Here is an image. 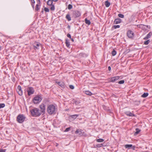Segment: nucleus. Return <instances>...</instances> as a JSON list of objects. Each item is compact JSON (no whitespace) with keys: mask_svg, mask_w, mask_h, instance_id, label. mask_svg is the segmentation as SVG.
Masks as SVG:
<instances>
[{"mask_svg":"<svg viewBox=\"0 0 152 152\" xmlns=\"http://www.w3.org/2000/svg\"><path fill=\"white\" fill-rule=\"evenodd\" d=\"M56 107L53 104H51L48 106L47 110L49 115H54L56 113Z\"/></svg>","mask_w":152,"mask_h":152,"instance_id":"1","label":"nucleus"},{"mask_svg":"<svg viewBox=\"0 0 152 152\" xmlns=\"http://www.w3.org/2000/svg\"><path fill=\"white\" fill-rule=\"evenodd\" d=\"M30 113L32 116L34 117H39L41 115L40 110L36 107L31 110Z\"/></svg>","mask_w":152,"mask_h":152,"instance_id":"2","label":"nucleus"},{"mask_svg":"<svg viewBox=\"0 0 152 152\" xmlns=\"http://www.w3.org/2000/svg\"><path fill=\"white\" fill-rule=\"evenodd\" d=\"M42 99V98L41 95H37L33 98V101L34 104H37L39 103Z\"/></svg>","mask_w":152,"mask_h":152,"instance_id":"3","label":"nucleus"},{"mask_svg":"<svg viewBox=\"0 0 152 152\" xmlns=\"http://www.w3.org/2000/svg\"><path fill=\"white\" fill-rule=\"evenodd\" d=\"M25 117L23 114H20L17 118V121L19 123H23L25 120Z\"/></svg>","mask_w":152,"mask_h":152,"instance_id":"4","label":"nucleus"},{"mask_svg":"<svg viewBox=\"0 0 152 152\" xmlns=\"http://www.w3.org/2000/svg\"><path fill=\"white\" fill-rule=\"evenodd\" d=\"M81 15V13L78 10H73L72 11V17L75 18L78 17Z\"/></svg>","mask_w":152,"mask_h":152,"instance_id":"5","label":"nucleus"},{"mask_svg":"<svg viewBox=\"0 0 152 152\" xmlns=\"http://www.w3.org/2000/svg\"><path fill=\"white\" fill-rule=\"evenodd\" d=\"M53 1L52 0H48L47 2V4L50 7V10L51 11H54L55 9V6L53 4Z\"/></svg>","mask_w":152,"mask_h":152,"instance_id":"6","label":"nucleus"},{"mask_svg":"<svg viewBox=\"0 0 152 152\" xmlns=\"http://www.w3.org/2000/svg\"><path fill=\"white\" fill-rule=\"evenodd\" d=\"M39 108L40 109V110L41 115H43L45 113V105L44 104H41V105H39Z\"/></svg>","mask_w":152,"mask_h":152,"instance_id":"7","label":"nucleus"},{"mask_svg":"<svg viewBox=\"0 0 152 152\" xmlns=\"http://www.w3.org/2000/svg\"><path fill=\"white\" fill-rule=\"evenodd\" d=\"M27 91L28 92V96H29L34 93V90L33 88L32 87H29L27 88Z\"/></svg>","mask_w":152,"mask_h":152,"instance_id":"8","label":"nucleus"},{"mask_svg":"<svg viewBox=\"0 0 152 152\" xmlns=\"http://www.w3.org/2000/svg\"><path fill=\"white\" fill-rule=\"evenodd\" d=\"M120 78L119 76H115L108 79L109 82H114L116 81Z\"/></svg>","mask_w":152,"mask_h":152,"instance_id":"9","label":"nucleus"},{"mask_svg":"<svg viewBox=\"0 0 152 152\" xmlns=\"http://www.w3.org/2000/svg\"><path fill=\"white\" fill-rule=\"evenodd\" d=\"M127 36L129 38H132L134 36V33L130 30L128 31L127 33Z\"/></svg>","mask_w":152,"mask_h":152,"instance_id":"10","label":"nucleus"},{"mask_svg":"<svg viewBox=\"0 0 152 152\" xmlns=\"http://www.w3.org/2000/svg\"><path fill=\"white\" fill-rule=\"evenodd\" d=\"M129 49H127V48H123L121 50V51L123 52V54L126 55L130 51Z\"/></svg>","mask_w":152,"mask_h":152,"instance_id":"11","label":"nucleus"},{"mask_svg":"<svg viewBox=\"0 0 152 152\" xmlns=\"http://www.w3.org/2000/svg\"><path fill=\"white\" fill-rule=\"evenodd\" d=\"M88 56V54L85 53H80L78 56V57L79 58H82L86 57Z\"/></svg>","mask_w":152,"mask_h":152,"instance_id":"12","label":"nucleus"},{"mask_svg":"<svg viewBox=\"0 0 152 152\" xmlns=\"http://www.w3.org/2000/svg\"><path fill=\"white\" fill-rule=\"evenodd\" d=\"M56 83L59 86H60L62 88H64L65 87V83L63 81L57 82L56 81Z\"/></svg>","mask_w":152,"mask_h":152,"instance_id":"13","label":"nucleus"},{"mask_svg":"<svg viewBox=\"0 0 152 152\" xmlns=\"http://www.w3.org/2000/svg\"><path fill=\"white\" fill-rule=\"evenodd\" d=\"M17 89L18 90L17 91L18 93L21 96L22 95L23 93L21 90V87L19 85L18 86Z\"/></svg>","mask_w":152,"mask_h":152,"instance_id":"14","label":"nucleus"},{"mask_svg":"<svg viewBox=\"0 0 152 152\" xmlns=\"http://www.w3.org/2000/svg\"><path fill=\"white\" fill-rule=\"evenodd\" d=\"M83 130L81 129H77L75 132L76 134H78V135L80 136H81L82 134V133H83V132H82Z\"/></svg>","mask_w":152,"mask_h":152,"instance_id":"15","label":"nucleus"},{"mask_svg":"<svg viewBox=\"0 0 152 152\" xmlns=\"http://www.w3.org/2000/svg\"><path fill=\"white\" fill-rule=\"evenodd\" d=\"M34 45L35 48H37L39 47H42V45L41 44L38 42H34Z\"/></svg>","mask_w":152,"mask_h":152,"instance_id":"16","label":"nucleus"},{"mask_svg":"<svg viewBox=\"0 0 152 152\" xmlns=\"http://www.w3.org/2000/svg\"><path fill=\"white\" fill-rule=\"evenodd\" d=\"M152 35V33L151 32H150L146 36V37H145L144 39L146 40L147 39L150 38Z\"/></svg>","mask_w":152,"mask_h":152,"instance_id":"17","label":"nucleus"},{"mask_svg":"<svg viewBox=\"0 0 152 152\" xmlns=\"http://www.w3.org/2000/svg\"><path fill=\"white\" fill-rule=\"evenodd\" d=\"M126 114L127 116H135L134 114L129 112H126Z\"/></svg>","mask_w":152,"mask_h":152,"instance_id":"18","label":"nucleus"},{"mask_svg":"<svg viewBox=\"0 0 152 152\" xmlns=\"http://www.w3.org/2000/svg\"><path fill=\"white\" fill-rule=\"evenodd\" d=\"M132 147V144H126L124 145L125 148H127L128 149H131Z\"/></svg>","mask_w":152,"mask_h":152,"instance_id":"19","label":"nucleus"},{"mask_svg":"<svg viewBox=\"0 0 152 152\" xmlns=\"http://www.w3.org/2000/svg\"><path fill=\"white\" fill-rule=\"evenodd\" d=\"M121 22V19H115L114 21V23L115 24L119 23Z\"/></svg>","mask_w":152,"mask_h":152,"instance_id":"20","label":"nucleus"},{"mask_svg":"<svg viewBox=\"0 0 152 152\" xmlns=\"http://www.w3.org/2000/svg\"><path fill=\"white\" fill-rule=\"evenodd\" d=\"M79 116L78 114H75L72 115H71L70 117L71 118L73 119V120L75 119L77 117Z\"/></svg>","mask_w":152,"mask_h":152,"instance_id":"21","label":"nucleus"},{"mask_svg":"<svg viewBox=\"0 0 152 152\" xmlns=\"http://www.w3.org/2000/svg\"><path fill=\"white\" fill-rule=\"evenodd\" d=\"M66 18L67 20L68 21H70L71 20V18L70 15L69 14H67L66 16Z\"/></svg>","mask_w":152,"mask_h":152,"instance_id":"22","label":"nucleus"},{"mask_svg":"<svg viewBox=\"0 0 152 152\" xmlns=\"http://www.w3.org/2000/svg\"><path fill=\"white\" fill-rule=\"evenodd\" d=\"M136 132L134 133V135H136L138 134L140 131V130L138 128H137L136 129Z\"/></svg>","mask_w":152,"mask_h":152,"instance_id":"23","label":"nucleus"},{"mask_svg":"<svg viewBox=\"0 0 152 152\" xmlns=\"http://www.w3.org/2000/svg\"><path fill=\"white\" fill-rule=\"evenodd\" d=\"M134 102L135 104L138 105L140 104L141 100L140 99H139L138 100H135Z\"/></svg>","mask_w":152,"mask_h":152,"instance_id":"24","label":"nucleus"},{"mask_svg":"<svg viewBox=\"0 0 152 152\" xmlns=\"http://www.w3.org/2000/svg\"><path fill=\"white\" fill-rule=\"evenodd\" d=\"M104 4L106 7H108L110 5V3L107 1H105Z\"/></svg>","mask_w":152,"mask_h":152,"instance_id":"25","label":"nucleus"},{"mask_svg":"<svg viewBox=\"0 0 152 152\" xmlns=\"http://www.w3.org/2000/svg\"><path fill=\"white\" fill-rule=\"evenodd\" d=\"M85 22L86 24L88 25H89L91 24L90 21L88 20L86 18L85 19Z\"/></svg>","mask_w":152,"mask_h":152,"instance_id":"26","label":"nucleus"},{"mask_svg":"<svg viewBox=\"0 0 152 152\" xmlns=\"http://www.w3.org/2000/svg\"><path fill=\"white\" fill-rule=\"evenodd\" d=\"M148 95V93H144L143 94L141 95V97L144 98H145L147 97Z\"/></svg>","mask_w":152,"mask_h":152,"instance_id":"27","label":"nucleus"},{"mask_svg":"<svg viewBox=\"0 0 152 152\" xmlns=\"http://www.w3.org/2000/svg\"><path fill=\"white\" fill-rule=\"evenodd\" d=\"M73 102L76 105H78L80 103V102L79 101H77L73 99Z\"/></svg>","mask_w":152,"mask_h":152,"instance_id":"28","label":"nucleus"},{"mask_svg":"<svg viewBox=\"0 0 152 152\" xmlns=\"http://www.w3.org/2000/svg\"><path fill=\"white\" fill-rule=\"evenodd\" d=\"M39 5L38 4H36L35 9V11H37L39 10L40 8L39 7Z\"/></svg>","mask_w":152,"mask_h":152,"instance_id":"29","label":"nucleus"},{"mask_svg":"<svg viewBox=\"0 0 152 152\" xmlns=\"http://www.w3.org/2000/svg\"><path fill=\"white\" fill-rule=\"evenodd\" d=\"M143 28H142V29L143 30H146L147 29V28H149L148 27L149 26L147 25H143Z\"/></svg>","mask_w":152,"mask_h":152,"instance_id":"30","label":"nucleus"},{"mask_svg":"<svg viewBox=\"0 0 152 152\" xmlns=\"http://www.w3.org/2000/svg\"><path fill=\"white\" fill-rule=\"evenodd\" d=\"M116 51L115 50L113 49L112 52V54L113 56H114L116 55Z\"/></svg>","mask_w":152,"mask_h":152,"instance_id":"31","label":"nucleus"},{"mask_svg":"<svg viewBox=\"0 0 152 152\" xmlns=\"http://www.w3.org/2000/svg\"><path fill=\"white\" fill-rule=\"evenodd\" d=\"M96 140L97 142H103L104 140L102 139H96Z\"/></svg>","mask_w":152,"mask_h":152,"instance_id":"32","label":"nucleus"},{"mask_svg":"<svg viewBox=\"0 0 152 152\" xmlns=\"http://www.w3.org/2000/svg\"><path fill=\"white\" fill-rule=\"evenodd\" d=\"M85 94L89 96H91L92 94L91 93L90 91H85Z\"/></svg>","mask_w":152,"mask_h":152,"instance_id":"33","label":"nucleus"},{"mask_svg":"<svg viewBox=\"0 0 152 152\" xmlns=\"http://www.w3.org/2000/svg\"><path fill=\"white\" fill-rule=\"evenodd\" d=\"M65 43L66 44V45L67 47H69L70 45L69 42V41L66 39V40Z\"/></svg>","mask_w":152,"mask_h":152,"instance_id":"34","label":"nucleus"},{"mask_svg":"<svg viewBox=\"0 0 152 152\" xmlns=\"http://www.w3.org/2000/svg\"><path fill=\"white\" fill-rule=\"evenodd\" d=\"M103 146V144H97L96 145V147L97 148H100Z\"/></svg>","mask_w":152,"mask_h":152,"instance_id":"35","label":"nucleus"},{"mask_svg":"<svg viewBox=\"0 0 152 152\" xmlns=\"http://www.w3.org/2000/svg\"><path fill=\"white\" fill-rule=\"evenodd\" d=\"M137 27L140 28H141L142 29L143 28V25L142 24H140V25H137Z\"/></svg>","mask_w":152,"mask_h":152,"instance_id":"36","label":"nucleus"},{"mask_svg":"<svg viewBox=\"0 0 152 152\" xmlns=\"http://www.w3.org/2000/svg\"><path fill=\"white\" fill-rule=\"evenodd\" d=\"M5 106V104L4 103L0 104V109L4 107Z\"/></svg>","mask_w":152,"mask_h":152,"instance_id":"37","label":"nucleus"},{"mask_svg":"<svg viewBox=\"0 0 152 152\" xmlns=\"http://www.w3.org/2000/svg\"><path fill=\"white\" fill-rule=\"evenodd\" d=\"M68 9L69 10H71L72 8V5L69 4L68 5Z\"/></svg>","mask_w":152,"mask_h":152,"instance_id":"38","label":"nucleus"},{"mask_svg":"<svg viewBox=\"0 0 152 152\" xmlns=\"http://www.w3.org/2000/svg\"><path fill=\"white\" fill-rule=\"evenodd\" d=\"M150 42V40H148L147 41H145L144 42V44L145 45H148Z\"/></svg>","mask_w":152,"mask_h":152,"instance_id":"39","label":"nucleus"},{"mask_svg":"<svg viewBox=\"0 0 152 152\" xmlns=\"http://www.w3.org/2000/svg\"><path fill=\"white\" fill-rule=\"evenodd\" d=\"M118 16L121 18H124V16L123 14H118Z\"/></svg>","mask_w":152,"mask_h":152,"instance_id":"40","label":"nucleus"},{"mask_svg":"<svg viewBox=\"0 0 152 152\" xmlns=\"http://www.w3.org/2000/svg\"><path fill=\"white\" fill-rule=\"evenodd\" d=\"M71 129V127H69L66 128V129L64 131V132H67L69 131Z\"/></svg>","mask_w":152,"mask_h":152,"instance_id":"41","label":"nucleus"},{"mask_svg":"<svg viewBox=\"0 0 152 152\" xmlns=\"http://www.w3.org/2000/svg\"><path fill=\"white\" fill-rule=\"evenodd\" d=\"M44 10L45 12H49V10L48 8L47 7L44 8Z\"/></svg>","mask_w":152,"mask_h":152,"instance_id":"42","label":"nucleus"},{"mask_svg":"<svg viewBox=\"0 0 152 152\" xmlns=\"http://www.w3.org/2000/svg\"><path fill=\"white\" fill-rule=\"evenodd\" d=\"M113 27L115 29H116L117 28H119L120 27V26L119 25H114L113 26Z\"/></svg>","mask_w":152,"mask_h":152,"instance_id":"43","label":"nucleus"},{"mask_svg":"<svg viewBox=\"0 0 152 152\" xmlns=\"http://www.w3.org/2000/svg\"><path fill=\"white\" fill-rule=\"evenodd\" d=\"M124 83V80H121L118 82V83L119 84H123Z\"/></svg>","mask_w":152,"mask_h":152,"instance_id":"44","label":"nucleus"},{"mask_svg":"<svg viewBox=\"0 0 152 152\" xmlns=\"http://www.w3.org/2000/svg\"><path fill=\"white\" fill-rule=\"evenodd\" d=\"M69 87L70 88L72 89H73L74 88V87L72 85H70L69 86Z\"/></svg>","mask_w":152,"mask_h":152,"instance_id":"45","label":"nucleus"},{"mask_svg":"<svg viewBox=\"0 0 152 152\" xmlns=\"http://www.w3.org/2000/svg\"><path fill=\"white\" fill-rule=\"evenodd\" d=\"M67 36L68 37L70 38V39H71V35L70 34H68L67 35Z\"/></svg>","mask_w":152,"mask_h":152,"instance_id":"46","label":"nucleus"},{"mask_svg":"<svg viewBox=\"0 0 152 152\" xmlns=\"http://www.w3.org/2000/svg\"><path fill=\"white\" fill-rule=\"evenodd\" d=\"M6 149H0V152H5Z\"/></svg>","mask_w":152,"mask_h":152,"instance_id":"47","label":"nucleus"},{"mask_svg":"<svg viewBox=\"0 0 152 152\" xmlns=\"http://www.w3.org/2000/svg\"><path fill=\"white\" fill-rule=\"evenodd\" d=\"M136 147L135 145H133L132 147L131 148L133 150H135Z\"/></svg>","mask_w":152,"mask_h":152,"instance_id":"48","label":"nucleus"},{"mask_svg":"<svg viewBox=\"0 0 152 152\" xmlns=\"http://www.w3.org/2000/svg\"><path fill=\"white\" fill-rule=\"evenodd\" d=\"M34 3H31V6L32 7V8L34 9Z\"/></svg>","mask_w":152,"mask_h":152,"instance_id":"49","label":"nucleus"},{"mask_svg":"<svg viewBox=\"0 0 152 152\" xmlns=\"http://www.w3.org/2000/svg\"><path fill=\"white\" fill-rule=\"evenodd\" d=\"M31 1V3H35V1L34 0H30Z\"/></svg>","mask_w":152,"mask_h":152,"instance_id":"50","label":"nucleus"},{"mask_svg":"<svg viewBox=\"0 0 152 152\" xmlns=\"http://www.w3.org/2000/svg\"><path fill=\"white\" fill-rule=\"evenodd\" d=\"M108 69L109 71H110L111 70V68L110 66H109L108 67Z\"/></svg>","mask_w":152,"mask_h":152,"instance_id":"51","label":"nucleus"},{"mask_svg":"<svg viewBox=\"0 0 152 152\" xmlns=\"http://www.w3.org/2000/svg\"><path fill=\"white\" fill-rule=\"evenodd\" d=\"M12 81L13 82H14L15 81V78H14V77H13V78H12Z\"/></svg>","mask_w":152,"mask_h":152,"instance_id":"52","label":"nucleus"},{"mask_svg":"<svg viewBox=\"0 0 152 152\" xmlns=\"http://www.w3.org/2000/svg\"><path fill=\"white\" fill-rule=\"evenodd\" d=\"M58 144L57 143H56V146L57 147V146H58Z\"/></svg>","mask_w":152,"mask_h":152,"instance_id":"53","label":"nucleus"},{"mask_svg":"<svg viewBox=\"0 0 152 152\" xmlns=\"http://www.w3.org/2000/svg\"><path fill=\"white\" fill-rule=\"evenodd\" d=\"M71 39V41H72V42H74V39H73V38H72L71 39Z\"/></svg>","mask_w":152,"mask_h":152,"instance_id":"54","label":"nucleus"},{"mask_svg":"<svg viewBox=\"0 0 152 152\" xmlns=\"http://www.w3.org/2000/svg\"><path fill=\"white\" fill-rule=\"evenodd\" d=\"M41 12L43 14V12H44V11H43V10H42Z\"/></svg>","mask_w":152,"mask_h":152,"instance_id":"55","label":"nucleus"},{"mask_svg":"<svg viewBox=\"0 0 152 152\" xmlns=\"http://www.w3.org/2000/svg\"><path fill=\"white\" fill-rule=\"evenodd\" d=\"M37 1H39V3H40V0H37Z\"/></svg>","mask_w":152,"mask_h":152,"instance_id":"56","label":"nucleus"},{"mask_svg":"<svg viewBox=\"0 0 152 152\" xmlns=\"http://www.w3.org/2000/svg\"><path fill=\"white\" fill-rule=\"evenodd\" d=\"M149 152L148 151H143V152Z\"/></svg>","mask_w":152,"mask_h":152,"instance_id":"57","label":"nucleus"},{"mask_svg":"<svg viewBox=\"0 0 152 152\" xmlns=\"http://www.w3.org/2000/svg\"><path fill=\"white\" fill-rule=\"evenodd\" d=\"M68 27V28H70V26L69 25Z\"/></svg>","mask_w":152,"mask_h":152,"instance_id":"58","label":"nucleus"},{"mask_svg":"<svg viewBox=\"0 0 152 152\" xmlns=\"http://www.w3.org/2000/svg\"><path fill=\"white\" fill-rule=\"evenodd\" d=\"M1 50V48H0V50Z\"/></svg>","mask_w":152,"mask_h":152,"instance_id":"59","label":"nucleus"}]
</instances>
